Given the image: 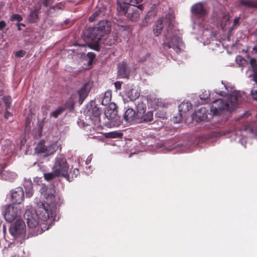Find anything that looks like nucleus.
<instances>
[{"instance_id": "f257e3e1", "label": "nucleus", "mask_w": 257, "mask_h": 257, "mask_svg": "<svg viewBox=\"0 0 257 257\" xmlns=\"http://www.w3.org/2000/svg\"><path fill=\"white\" fill-rule=\"evenodd\" d=\"M45 200L44 202H40L38 204L37 212L42 221H46L49 218L55 219L56 215V205L62 203L61 197L58 195H54L52 193H43Z\"/></svg>"}, {"instance_id": "f03ea898", "label": "nucleus", "mask_w": 257, "mask_h": 257, "mask_svg": "<svg viewBox=\"0 0 257 257\" xmlns=\"http://www.w3.org/2000/svg\"><path fill=\"white\" fill-rule=\"evenodd\" d=\"M244 96L243 93L234 91L229 95L225 102L221 99H216L211 104L210 112L212 115H218L225 110L232 111L243 101Z\"/></svg>"}, {"instance_id": "7ed1b4c3", "label": "nucleus", "mask_w": 257, "mask_h": 257, "mask_svg": "<svg viewBox=\"0 0 257 257\" xmlns=\"http://www.w3.org/2000/svg\"><path fill=\"white\" fill-rule=\"evenodd\" d=\"M143 0H117V11L119 15H124L129 20L136 21L139 17L138 8L137 5Z\"/></svg>"}, {"instance_id": "20e7f679", "label": "nucleus", "mask_w": 257, "mask_h": 257, "mask_svg": "<svg viewBox=\"0 0 257 257\" xmlns=\"http://www.w3.org/2000/svg\"><path fill=\"white\" fill-rule=\"evenodd\" d=\"M24 217L27 220L29 228L27 237L37 235L42 233L43 229L40 226V219L41 218L37 212L27 209L24 215Z\"/></svg>"}, {"instance_id": "39448f33", "label": "nucleus", "mask_w": 257, "mask_h": 257, "mask_svg": "<svg viewBox=\"0 0 257 257\" xmlns=\"http://www.w3.org/2000/svg\"><path fill=\"white\" fill-rule=\"evenodd\" d=\"M162 45L165 49L172 48L176 53H179L183 43L176 31L168 29L164 36Z\"/></svg>"}, {"instance_id": "423d86ee", "label": "nucleus", "mask_w": 257, "mask_h": 257, "mask_svg": "<svg viewBox=\"0 0 257 257\" xmlns=\"http://www.w3.org/2000/svg\"><path fill=\"white\" fill-rule=\"evenodd\" d=\"M52 170L54 171L56 175L66 178L69 171V165L63 155H59L56 157Z\"/></svg>"}, {"instance_id": "0eeeda50", "label": "nucleus", "mask_w": 257, "mask_h": 257, "mask_svg": "<svg viewBox=\"0 0 257 257\" xmlns=\"http://www.w3.org/2000/svg\"><path fill=\"white\" fill-rule=\"evenodd\" d=\"M9 230L11 235L15 238L25 237L26 233L25 222L22 219H17L11 225Z\"/></svg>"}, {"instance_id": "6e6552de", "label": "nucleus", "mask_w": 257, "mask_h": 257, "mask_svg": "<svg viewBox=\"0 0 257 257\" xmlns=\"http://www.w3.org/2000/svg\"><path fill=\"white\" fill-rule=\"evenodd\" d=\"M135 104L137 110L138 119H143L145 121H150L153 119V114L148 112L146 114V106L142 99H138L135 101Z\"/></svg>"}, {"instance_id": "1a4fd4ad", "label": "nucleus", "mask_w": 257, "mask_h": 257, "mask_svg": "<svg viewBox=\"0 0 257 257\" xmlns=\"http://www.w3.org/2000/svg\"><path fill=\"white\" fill-rule=\"evenodd\" d=\"M106 117L111 122L113 125H119L120 124L119 117L117 115V106L114 103H110L105 111Z\"/></svg>"}, {"instance_id": "9d476101", "label": "nucleus", "mask_w": 257, "mask_h": 257, "mask_svg": "<svg viewBox=\"0 0 257 257\" xmlns=\"http://www.w3.org/2000/svg\"><path fill=\"white\" fill-rule=\"evenodd\" d=\"M110 31V27L109 23L106 21H101L99 22L97 27L92 30L93 33L95 34V38L99 41L101 37Z\"/></svg>"}, {"instance_id": "9b49d317", "label": "nucleus", "mask_w": 257, "mask_h": 257, "mask_svg": "<svg viewBox=\"0 0 257 257\" xmlns=\"http://www.w3.org/2000/svg\"><path fill=\"white\" fill-rule=\"evenodd\" d=\"M58 146L56 144H53L46 146L43 141H41L36 147L35 152L38 154H43L45 156L53 154L57 149Z\"/></svg>"}, {"instance_id": "f8f14e48", "label": "nucleus", "mask_w": 257, "mask_h": 257, "mask_svg": "<svg viewBox=\"0 0 257 257\" xmlns=\"http://www.w3.org/2000/svg\"><path fill=\"white\" fill-rule=\"evenodd\" d=\"M100 109L98 107L94 106L88 109L85 112V115L92 124L94 125H98L100 121Z\"/></svg>"}, {"instance_id": "ddd939ff", "label": "nucleus", "mask_w": 257, "mask_h": 257, "mask_svg": "<svg viewBox=\"0 0 257 257\" xmlns=\"http://www.w3.org/2000/svg\"><path fill=\"white\" fill-rule=\"evenodd\" d=\"M20 214V209L14 205H9L6 207L4 214L6 220L12 222L16 219Z\"/></svg>"}, {"instance_id": "4468645a", "label": "nucleus", "mask_w": 257, "mask_h": 257, "mask_svg": "<svg viewBox=\"0 0 257 257\" xmlns=\"http://www.w3.org/2000/svg\"><path fill=\"white\" fill-rule=\"evenodd\" d=\"M191 12L194 16L201 18L207 15L208 9L203 3H198L191 7Z\"/></svg>"}, {"instance_id": "2eb2a0df", "label": "nucleus", "mask_w": 257, "mask_h": 257, "mask_svg": "<svg viewBox=\"0 0 257 257\" xmlns=\"http://www.w3.org/2000/svg\"><path fill=\"white\" fill-rule=\"evenodd\" d=\"M24 198V193L22 188L18 187L11 191V199L13 203L20 204Z\"/></svg>"}, {"instance_id": "dca6fc26", "label": "nucleus", "mask_w": 257, "mask_h": 257, "mask_svg": "<svg viewBox=\"0 0 257 257\" xmlns=\"http://www.w3.org/2000/svg\"><path fill=\"white\" fill-rule=\"evenodd\" d=\"M173 18L171 19L169 21L168 20V18H162L159 19L156 23L155 28L154 29V33L156 36H158L160 34L162 29L163 27V24L167 23L169 27H171V25L173 23Z\"/></svg>"}, {"instance_id": "f3484780", "label": "nucleus", "mask_w": 257, "mask_h": 257, "mask_svg": "<svg viewBox=\"0 0 257 257\" xmlns=\"http://www.w3.org/2000/svg\"><path fill=\"white\" fill-rule=\"evenodd\" d=\"M123 118L127 122H132L136 119H138V117L136 111L133 108H129L126 110Z\"/></svg>"}, {"instance_id": "a211bd4d", "label": "nucleus", "mask_w": 257, "mask_h": 257, "mask_svg": "<svg viewBox=\"0 0 257 257\" xmlns=\"http://www.w3.org/2000/svg\"><path fill=\"white\" fill-rule=\"evenodd\" d=\"M90 85L88 83H85L78 91V94L79 95V101L81 104L84 99L87 96L88 92L90 90Z\"/></svg>"}, {"instance_id": "6ab92c4d", "label": "nucleus", "mask_w": 257, "mask_h": 257, "mask_svg": "<svg viewBox=\"0 0 257 257\" xmlns=\"http://www.w3.org/2000/svg\"><path fill=\"white\" fill-rule=\"evenodd\" d=\"M129 75V71L126 63L122 62L118 65V76L120 78H127Z\"/></svg>"}, {"instance_id": "aec40b11", "label": "nucleus", "mask_w": 257, "mask_h": 257, "mask_svg": "<svg viewBox=\"0 0 257 257\" xmlns=\"http://www.w3.org/2000/svg\"><path fill=\"white\" fill-rule=\"evenodd\" d=\"M193 119L196 121L206 120L207 119V115L205 108H201L199 110L196 111L193 114Z\"/></svg>"}, {"instance_id": "412c9836", "label": "nucleus", "mask_w": 257, "mask_h": 257, "mask_svg": "<svg viewBox=\"0 0 257 257\" xmlns=\"http://www.w3.org/2000/svg\"><path fill=\"white\" fill-rule=\"evenodd\" d=\"M140 92L135 87L128 88L125 91V95L131 100H137L136 99L140 96Z\"/></svg>"}, {"instance_id": "4be33fe9", "label": "nucleus", "mask_w": 257, "mask_h": 257, "mask_svg": "<svg viewBox=\"0 0 257 257\" xmlns=\"http://www.w3.org/2000/svg\"><path fill=\"white\" fill-rule=\"evenodd\" d=\"M192 108L191 104L188 101H183L178 106L179 111L180 112L179 114V118L178 119L179 121L182 118V113L187 112L189 109Z\"/></svg>"}, {"instance_id": "5701e85b", "label": "nucleus", "mask_w": 257, "mask_h": 257, "mask_svg": "<svg viewBox=\"0 0 257 257\" xmlns=\"http://www.w3.org/2000/svg\"><path fill=\"white\" fill-rule=\"evenodd\" d=\"M0 174L3 179L9 181H13L17 177V174L9 171H2Z\"/></svg>"}, {"instance_id": "b1692460", "label": "nucleus", "mask_w": 257, "mask_h": 257, "mask_svg": "<svg viewBox=\"0 0 257 257\" xmlns=\"http://www.w3.org/2000/svg\"><path fill=\"white\" fill-rule=\"evenodd\" d=\"M40 8H36L31 11L28 17V21L31 23H36L39 20L38 14Z\"/></svg>"}, {"instance_id": "393cba45", "label": "nucleus", "mask_w": 257, "mask_h": 257, "mask_svg": "<svg viewBox=\"0 0 257 257\" xmlns=\"http://www.w3.org/2000/svg\"><path fill=\"white\" fill-rule=\"evenodd\" d=\"M248 133H253V130L252 129H249L248 127H245L243 130L242 129L237 130L235 133V135L237 136L239 138V141L241 142L242 144V137H243L245 135H246Z\"/></svg>"}, {"instance_id": "a878e982", "label": "nucleus", "mask_w": 257, "mask_h": 257, "mask_svg": "<svg viewBox=\"0 0 257 257\" xmlns=\"http://www.w3.org/2000/svg\"><path fill=\"white\" fill-rule=\"evenodd\" d=\"M240 3L246 8L257 9V1L240 0Z\"/></svg>"}, {"instance_id": "bb28decb", "label": "nucleus", "mask_w": 257, "mask_h": 257, "mask_svg": "<svg viewBox=\"0 0 257 257\" xmlns=\"http://www.w3.org/2000/svg\"><path fill=\"white\" fill-rule=\"evenodd\" d=\"M111 90H107L104 93L101 101V104L103 105H106L109 104L111 98Z\"/></svg>"}, {"instance_id": "cd10ccee", "label": "nucleus", "mask_w": 257, "mask_h": 257, "mask_svg": "<svg viewBox=\"0 0 257 257\" xmlns=\"http://www.w3.org/2000/svg\"><path fill=\"white\" fill-rule=\"evenodd\" d=\"M250 64L253 72V78L255 82H257V62L255 59H251Z\"/></svg>"}, {"instance_id": "c85d7f7f", "label": "nucleus", "mask_w": 257, "mask_h": 257, "mask_svg": "<svg viewBox=\"0 0 257 257\" xmlns=\"http://www.w3.org/2000/svg\"><path fill=\"white\" fill-rule=\"evenodd\" d=\"M122 136V134L118 132H111L105 135V137L108 138H121Z\"/></svg>"}, {"instance_id": "c756f323", "label": "nucleus", "mask_w": 257, "mask_h": 257, "mask_svg": "<svg viewBox=\"0 0 257 257\" xmlns=\"http://www.w3.org/2000/svg\"><path fill=\"white\" fill-rule=\"evenodd\" d=\"M79 174V170L78 169L75 168L73 171H70L69 174H67L66 179L69 181H71V179H73L74 177H76Z\"/></svg>"}, {"instance_id": "7c9ffc66", "label": "nucleus", "mask_w": 257, "mask_h": 257, "mask_svg": "<svg viewBox=\"0 0 257 257\" xmlns=\"http://www.w3.org/2000/svg\"><path fill=\"white\" fill-rule=\"evenodd\" d=\"M229 24V17L228 15H225L222 17L221 21V26L223 29H226V27Z\"/></svg>"}, {"instance_id": "2f4dec72", "label": "nucleus", "mask_w": 257, "mask_h": 257, "mask_svg": "<svg viewBox=\"0 0 257 257\" xmlns=\"http://www.w3.org/2000/svg\"><path fill=\"white\" fill-rule=\"evenodd\" d=\"M44 176L45 179L48 181L51 180L56 177H60V175H56L54 170H52L51 173L44 174Z\"/></svg>"}, {"instance_id": "473e14b6", "label": "nucleus", "mask_w": 257, "mask_h": 257, "mask_svg": "<svg viewBox=\"0 0 257 257\" xmlns=\"http://www.w3.org/2000/svg\"><path fill=\"white\" fill-rule=\"evenodd\" d=\"M64 109L62 108L59 107L56 109L55 111L52 112L50 114L51 116H53L56 118L59 115H60L63 111Z\"/></svg>"}, {"instance_id": "72a5a7b5", "label": "nucleus", "mask_w": 257, "mask_h": 257, "mask_svg": "<svg viewBox=\"0 0 257 257\" xmlns=\"http://www.w3.org/2000/svg\"><path fill=\"white\" fill-rule=\"evenodd\" d=\"M22 17L19 14H14L10 18V20L11 21H17L18 22H21V21H22Z\"/></svg>"}, {"instance_id": "f704fd0d", "label": "nucleus", "mask_w": 257, "mask_h": 257, "mask_svg": "<svg viewBox=\"0 0 257 257\" xmlns=\"http://www.w3.org/2000/svg\"><path fill=\"white\" fill-rule=\"evenodd\" d=\"M209 92L208 91L204 90L200 94V98L202 100H206L209 98Z\"/></svg>"}, {"instance_id": "c9c22d12", "label": "nucleus", "mask_w": 257, "mask_h": 257, "mask_svg": "<svg viewBox=\"0 0 257 257\" xmlns=\"http://www.w3.org/2000/svg\"><path fill=\"white\" fill-rule=\"evenodd\" d=\"M4 101L5 102L6 108L8 109L12 103L11 97L10 96H5L4 97Z\"/></svg>"}, {"instance_id": "e433bc0d", "label": "nucleus", "mask_w": 257, "mask_h": 257, "mask_svg": "<svg viewBox=\"0 0 257 257\" xmlns=\"http://www.w3.org/2000/svg\"><path fill=\"white\" fill-rule=\"evenodd\" d=\"M163 105L159 98H154V102L152 104V107L155 108L156 106H162Z\"/></svg>"}, {"instance_id": "4c0bfd02", "label": "nucleus", "mask_w": 257, "mask_h": 257, "mask_svg": "<svg viewBox=\"0 0 257 257\" xmlns=\"http://www.w3.org/2000/svg\"><path fill=\"white\" fill-rule=\"evenodd\" d=\"M25 190H26V195L28 197H30L33 195V190H32V187L26 188Z\"/></svg>"}, {"instance_id": "58836bf2", "label": "nucleus", "mask_w": 257, "mask_h": 257, "mask_svg": "<svg viewBox=\"0 0 257 257\" xmlns=\"http://www.w3.org/2000/svg\"><path fill=\"white\" fill-rule=\"evenodd\" d=\"M33 184L31 180H26L24 183V187L25 189L26 188L32 187Z\"/></svg>"}, {"instance_id": "ea45409f", "label": "nucleus", "mask_w": 257, "mask_h": 257, "mask_svg": "<svg viewBox=\"0 0 257 257\" xmlns=\"http://www.w3.org/2000/svg\"><path fill=\"white\" fill-rule=\"evenodd\" d=\"M250 94L254 100H257V89L252 90Z\"/></svg>"}, {"instance_id": "a19ab883", "label": "nucleus", "mask_w": 257, "mask_h": 257, "mask_svg": "<svg viewBox=\"0 0 257 257\" xmlns=\"http://www.w3.org/2000/svg\"><path fill=\"white\" fill-rule=\"evenodd\" d=\"M25 52L23 51H19L16 52V55L18 57H23L24 56Z\"/></svg>"}, {"instance_id": "79ce46f5", "label": "nucleus", "mask_w": 257, "mask_h": 257, "mask_svg": "<svg viewBox=\"0 0 257 257\" xmlns=\"http://www.w3.org/2000/svg\"><path fill=\"white\" fill-rule=\"evenodd\" d=\"M6 26V24L5 21H0V30L3 29Z\"/></svg>"}, {"instance_id": "37998d69", "label": "nucleus", "mask_w": 257, "mask_h": 257, "mask_svg": "<svg viewBox=\"0 0 257 257\" xmlns=\"http://www.w3.org/2000/svg\"><path fill=\"white\" fill-rule=\"evenodd\" d=\"M215 91L216 93L218 94L219 95H220L221 96H223L226 94V92H224V91H219L217 90H215Z\"/></svg>"}, {"instance_id": "c03bdc74", "label": "nucleus", "mask_w": 257, "mask_h": 257, "mask_svg": "<svg viewBox=\"0 0 257 257\" xmlns=\"http://www.w3.org/2000/svg\"><path fill=\"white\" fill-rule=\"evenodd\" d=\"M239 21V17L235 18L234 19V21H233V25L235 26L236 25H237Z\"/></svg>"}, {"instance_id": "a18cd8bd", "label": "nucleus", "mask_w": 257, "mask_h": 257, "mask_svg": "<svg viewBox=\"0 0 257 257\" xmlns=\"http://www.w3.org/2000/svg\"><path fill=\"white\" fill-rule=\"evenodd\" d=\"M114 84L117 89H120L121 84L119 82H115Z\"/></svg>"}, {"instance_id": "49530a36", "label": "nucleus", "mask_w": 257, "mask_h": 257, "mask_svg": "<svg viewBox=\"0 0 257 257\" xmlns=\"http://www.w3.org/2000/svg\"><path fill=\"white\" fill-rule=\"evenodd\" d=\"M11 115V113L10 112H9L8 111H6L5 113V117L6 118H8L9 117V116H10Z\"/></svg>"}, {"instance_id": "de8ad7c7", "label": "nucleus", "mask_w": 257, "mask_h": 257, "mask_svg": "<svg viewBox=\"0 0 257 257\" xmlns=\"http://www.w3.org/2000/svg\"><path fill=\"white\" fill-rule=\"evenodd\" d=\"M98 14L96 12L95 13L93 16H91L90 18H89V20L91 21H93V18H92V17H95V16H98Z\"/></svg>"}, {"instance_id": "09e8293b", "label": "nucleus", "mask_w": 257, "mask_h": 257, "mask_svg": "<svg viewBox=\"0 0 257 257\" xmlns=\"http://www.w3.org/2000/svg\"><path fill=\"white\" fill-rule=\"evenodd\" d=\"M18 25V30H19V31H20V30H21V27H20V26H21V25H22V26H25V25H24V24H19H19H18V25Z\"/></svg>"}, {"instance_id": "8fccbe9b", "label": "nucleus", "mask_w": 257, "mask_h": 257, "mask_svg": "<svg viewBox=\"0 0 257 257\" xmlns=\"http://www.w3.org/2000/svg\"><path fill=\"white\" fill-rule=\"evenodd\" d=\"M252 51L254 53H257V47H253V49H252Z\"/></svg>"}, {"instance_id": "3c124183", "label": "nucleus", "mask_w": 257, "mask_h": 257, "mask_svg": "<svg viewBox=\"0 0 257 257\" xmlns=\"http://www.w3.org/2000/svg\"><path fill=\"white\" fill-rule=\"evenodd\" d=\"M81 47L82 48H85V47H86V46H85V45H82V46H81Z\"/></svg>"}]
</instances>
